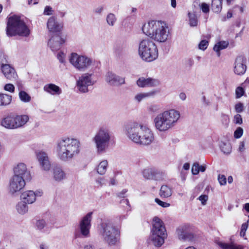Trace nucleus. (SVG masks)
Segmentation results:
<instances>
[{
    "mask_svg": "<svg viewBox=\"0 0 249 249\" xmlns=\"http://www.w3.org/2000/svg\"><path fill=\"white\" fill-rule=\"evenodd\" d=\"M222 8V0H212V8L215 13H219Z\"/></svg>",
    "mask_w": 249,
    "mask_h": 249,
    "instance_id": "obj_35",
    "label": "nucleus"
},
{
    "mask_svg": "<svg viewBox=\"0 0 249 249\" xmlns=\"http://www.w3.org/2000/svg\"><path fill=\"white\" fill-rule=\"evenodd\" d=\"M138 54L142 60L152 62L158 57L157 46L149 38L142 39L139 43Z\"/></svg>",
    "mask_w": 249,
    "mask_h": 249,
    "instance_id": "obj_7",
    "label": "nucleus"
},
{
    "mask_svg": "<svg viewBox=\"0 0 249 249\" xmlns=\"http://www.w3.org/2000/svg\"><path fill=\"white\" fill-rule=\"evenodd\" d=\"M247 60L243 55H239L235 59L234 64V72L239 75L244 74L247 70Z\"/></svg>",
    "mask_w": 249,
    "mask_h": 249,
    "instance_id": "obj_15",
    "label": "nucleus"
},
{
    "mask_svg": "<svg viewBox=\"0 0 249 249\" xmlns=\"http://www.w3.org/2000/svg\"><path fill=\"white\" fill-rule=\"evenodd\" d=\"M65 40L61 37V35L53 36L48 41V46L52 51L59 50Z\"/></svg>",
    "mask_w": 249,
    "mask_h": 249,
    "instance_id": "obj_21",
    "label": "nucleus"
},
{
    "mask_svg": "<svg viewBox=\"0 0 249 249\" xmlns=\"http://www.w3.org/2000/svg\"><path fill=\"white\" fill-rule=\"evenodd\" d=\"M127 190L124 189L121 192L118 193L117 194V196L120 198H124L125 197V195L126 193L127 192Z\"/></svg>",
    "mask_w": 249,
    "mask_h": 249,
    "instance_id": "obj_60",
    "label": "nucleus"
},
{
    "mask_svg": "<svg viewBox=\"0 0 249 249\" xmlns=\"http://www.w3.org/2000/svg\"><path fill=\"white\" fill-rule=\"evenodd\" d=\"M179 98L182 101L185 100L186 98V95L185 93L184 92L180 93L179 95Z\"/></svg>",
    "mask_w": 249,
    "mask_h": 249,
    "instance_id": "obj_64",
    "label": "nucleus"
},
{
    "mask_svg": "<svg viewBox=\"0 0 249 249\" xmlns=\"http://www.w3.org/2000/svg\"><path fill=\"white\" fill-rule=\"evenodd\" d=\"M25 185V179L22 177L13 176L10 181V192L13 194L18 192L22 189Z\"/></svg>",
    "mask_w": 249,
    "mask_h": 249,
    "instance_id": "obj_14",
    "label": "nucleus"
},
{
    "mask_svg": "<svg viewBox=\"0 0 249 249\" xmlns=\"http://www.w3.org/2000/svg\"><path fill=\"white\" fill-rule=\"evenodd\" d=\"M98 230L103 241L108 245L115 246L120 243V230L110 220H102Z\"/></svg>",
    "mask_w": 249,
    "mask_h": 249,
    "instance_id": "obj_4",
    "label": "nucleus"
},
{
    "mask_svg": "<svg viewBox=\"0 0 249 249\" xmlns=\"http://www.w3.org/2000/svg\"><path fill=\"white\" fill-rule=\"evenodd\" d=\"M14 175L17 177H22L24 179H30V172L27 170L26 165L23 163H18L14 169Z\"/></svg>",
    "mask_w": 249,
    "mask_h": 249,
    "instance_id": "obj_20",
    "label": "nucleus"
},
{
    "mask_svg": "<svg viewBox=\"0 0 249 249\" xmlns=\"http://www.w3.org/2000/svg\"><path fill=\"white\" fill-rule=\"evenodd\" d=\"M234 123L237 124H241L243 123L242 121V118L241 117V115L237 114L235 115H234L233 117V120Z\"/></svg>",
    "mask_w": 249,
    "mask_h": 249,
    "instance_id": "obj_48",
    "label": "nucleus"
},
{
    "mask_svg": "<svg viewBox=\"0 0 249 249\" xmlns=\"http://www.w3.org/2000/svg\"><path fill=\"white\" fill-rule=\"evenodd\" d=\"M41 193L35 192L33 191H26L22 193L20 196L21 199L27 204L33 203L36 200L37 196H41Z\"/></svg>",
    "mask_w": 249,
    "mask_h": 249,
    "instance_id": "obj_22",
    "label": "nucleus"
},
{
    "mask_svg": "<svg viewBox=\"0 0 249 249\" xmlns=\"http://www.w3.org/2000/svg\"><path fill=\"white\" fill-rule=\"evenodd\" d=\"M177 233L180 240L191 241L194 238V234L187 231V227L185 226L179 227L177 230Z\"/></svg>",
    "mask_w": 249,
    "mask_h": 249,
    "instance_id": "obj_24",
    "label": "nucleus"
},
{
    "mask_svg": "<svg viewBox=\"0 0 249 249\" xmlns=\"http://www.w3.org/2000/svg\"><path fill=\"white\" fill-rule=\"evenodd\" d=\"M4 89L6 91L13 92L14 91L15 87L12 84H6L4 87Z\"/></svg>",
    "mask_w": 249,
    "mask_h": 249,
    "instance_id": "obj_55",
    "label": "nucleus"
},
{
    "mask_svg": "<svg viewBox=\"0 0 249 249\" xmlns=\"http://www.w3.org/2000/svg\"><path fill=\"white\" fill-rule=\"evenodd\" d=\"M47 226V223L45 220L39 219L36 221V226L37 229L41 230L44 229Z\"/></svg>",
    "mask_w": 249,
    "mask_h": 249,
    "instance_id": "obj_43",
    "label": "nucleus"
},
{
    "mask_svg": "<svg viewBox=\"0 0 249 249\" xmlns=\"http://www.w3.org/2000/svg\"><path fill=\"white\" fill-rule=\"evenodd\" d=\"M12 100V96L6 94H0V106L9 105Z\"/></svg>",
    "mask_w": 249,
    "mask_h": 249,
    "instance_id": "obj_34",
    "label": "nucleus"
},
{
    "mask_svg": "<svg viewBox=\"0 0 249 249\" xmlns=\"http://www.w3.org/2000/svg\"><path fill=\"white\" fill-rule=\"evenodd\" d=\"M17 129L23 127L29 121V116L27 115L14 114Z\"/></svg>",
    "mask_w": 249,
    "mask_h": 249,
    "instance_id": "obj_28",
    "label": "nucleus"
},
{
    "mask_svg": "<svg viewBox=\"0 0 249 249\" xmlns=\"http://www.w3.org/2000/svg\"><path fill=\"white\" fill-rule=\"evenodd\" d=\"M154 172V173H153L152 179L155 180H162L164 179L165 177V174L164 173L159 171L155 169Z\"/></svg>",
    "mask_w": 249,
    "mask_h": 249,
    "instance_id": "obj_37",
    "label": "nucleus"
},
{
    "mask_svg": "<svg viewBox=\"0 0 249 249\" xmlns=\"http://www.w3.org/2000/svg\"><path fill=\"white\" fill-rule=\"evenodd\" d=\"M104 10L103 6H98L95 7L93 10V12L96 15H101Z\"/></svg>",
    "mask_w": 249,
    "mask_h": 249,
    "instance_id": "obj_46",
    "label": "nucleus"
},
{
    "mask_svg": "<svg viewBox=\"0 0 249 249\" xmlns=\"http://www.w3.org/2000/svg\"><path fill=\"white\" fill-rule=\"evenodd\" d=\"M159 92L158 90H153L148 92L140 93L137 94L134 99L137 102H140L146 98L154 96Z\"/></svg>",
    "mask_w": 249,
    "mask_h": 249,
    "instance_id": "obj_29",
    "label": "nucleus"
},
{
    "mask_svg": "<svg viewBox=\"0 0 249 249\" xmlns=\"http://www.w3.org/2000/svg\"><path fill=\"white\" fill-rule=\"evenodd\" d=\"M83 249H94V247L91 244L85 245L84 246Z\"/></svg>",
    "mask_w": 249,
    "mask_h": 249,
    "instance_id": "obj_62",
    "label": "nucleus"
},
{
    "mask_svg": "<svg viewBox=\"0 0 249 249\" xmlns=\"http://www.w3.org/2000/svg\"><path fill=\"white\" fill-rule=\"evenodd\" d=\"M244 107L243 104L240 102L237 103L235 106L234 109H243Z\"/></svg>",
    "mask_w": 249,
    "mask_h": 249,
    "instance_id": "obj_63",
    "label": "nucleus"
},
{
    "mask_svg": "<svg viewBox=\"0 0 249 249\" xmlns=\"http://www.w3.org/2000/svg\"><path fill=\"white\" fill-rule=\"evenodd\" d=\"M53 177L56 181L61 182L66 179L67 174L61 167H56L53 169Z\"/></svg>",
    "mask_w": 249,
    "mask_h": 249,
    "instance_id": "obj_27",
    "label": "nucleus"
},
{
    "mask_svg": "<svg viewBox=\"0 0 249 249\" xmlns=\"http://www.w3.org/2000/svg\"><path fill=\"white\" fill-rule=\"evenodd\" d=\"M194 63V61L192 58H188L186 60V65L189 67H191Z\"/></svg>",
    "mask_w": 249,
    "mask_h": 249,
    "instance_id": "obj_59",
    "label": "nucleus"
},
{
    "mask_svg": "<svg viewBox=\"0 0 249 249\" xmlns=\"http://www.w3.org/2000/svg\"><path fill=\"white\" fill-rule=\"evenodd\" d=\"M154 170V169L151 168L144 169L142 172L143 178L147 179H152Z\"/></svg>",
    "mask_w": 249,
    "mask_h": 249,
    "instance_id": "obj_38",
    "label": "nucleus"
},
{
    "mask_svg": "<svg viewBox=\"0 0 249 249\" xmlns=\"http://www.w3.org/2000/svg\"><path fill=\"white\" fill-rule=\"evenodd\" d=\"M208 199V196L207 195H201L199 197V200L201 201V203L203 205H205L206 201Z\"/></svg>",
    "mask_w": 249,
    "mask_h": 249,
    "instance_id": "obj_57",
    "label": "nucleus"
},
{
    "mask_svg": "<svg viewBox=\"0 0 249 249\" xmlns=\"http://www.w3.org/2000/svg\"><path fill=\"white\" fill-rule=\"evenodd\" d=\"M208 46V41L206 40H202L199 44L198 47L200 50H205Z\"/></svg>",
    "mask_w": 249,
    "mask_h": 249,
    "instance_id": "obj_50",
    "label": "nucleus"
},
{
    "mask_svg": "<svg viewBox=\"0 0 249 249\" xmlns=\"http://www.w3.org/2000/svg\"><path fill=\"white\" fill-rule=\"evenodd\" d=\"M53 10L50 6H46L44 8L43 14L45 15L50 16L53 14Z\"/></svg>",
    "mask_w": 249,
    "mask_h": 249,
    "instance_id": "obj_51",
    "label": "nucleus"
},
{
    "mask_svg": "<svg viewBox=\"0 0 249 249\" xmlns=\"http://www.w3.org/2000/svg\"><path fill=\"white\" fill-rule=\"evenodd\" d=\"M245 93V90L243 87L239 86L235 89V97L237 99L241 98Z\"/></svg>",
    "mask_w": 249,
    "mask_h": 249,
    "instance_id": "obj_42",
    "label": "nucleus"
},
{
    "mask_svg": "<svg viewBox=\"0 0 249 249\" xmlns=\"http://www.w3.org/2000/svg\"><path fill=\"white\" fill-rule=\"evenodd\" d=\"M111 138V133L107 127H101L93 138L97 152L98 154L105 153L109 146Z\"/></svg>",
    "mask_w": 249,
    "mask_h": 249,
    "instance_id": "obj_9",
    "label": "nucleus"
},
{
    "mask_svg": "<svg viewBox=\"0 0 249 249\" xmlns=\"http://www.w3.org/2000/svg\"><path fill=\"white\" fill-rule=\"evenodd\" d=\"M43 89L46 92L53 95H59L62 93L61 88L54 84H48L43 87Z\"/></svg>",
    "mask_w": 249,
    "mask_h": 249,
    "instance_id": "obj_25",
    "label": "nucleus"
},
{
    "mask_svg": "<svg viewBox=\"0 0 249 249\" xmlns=\"http://www.w3.org/2000/svg\"><path fill=\"white\" fill-rule=\"evenodd\" d=\"M70 63L77 70L85 71L91 68L94 61L85 55H79L76 53H72L70 58Z\"/></svg>",
    "mask_w": 249,
    "mask_h": 249,
    "instance_id": "obj_10",
    "label": "nucleus"
},
{
    "mask_svg": "<svg viewBox=\"0 0 249 249\" xmlns=\"http://www.w3.org/2000/svg\"><path fill=\"white\" fill-rule=\"evenodd\" d=\"M106 81L110 85L120 86L125 83L124 77H121L116 74L108 71L106 75Z\"/></svg>",
    "mask_w": 249,
    "mask_h": 249,
    "instance_id": "obj_18",
    "label": "nucleus"
},
{
    "mask_svg": "<svg viewBox=\"0 0 249 249\" xmlns=\"http://www.w3.org/2000/svg\"><path fill=\"white\" fill-rule=\"evenodd\" d=\"M180 117L178 110H166L154 118L155 126L160 132L166 131L175 125Z\"/></svg>",
    "mask_w": 249,
    "mask_h": 249,
    "instance_id": "obj_5",
    "label": "nucleus"
},
{
    "mask_svg": "<svg viewBox=\"0 0 249 249\" xmlns=\"http://www.w3.org/2000/svg\"><path fill=\"white\" fill-rule=\"evenodd\" d=\"M172 189L166 185H163L161 186L159 195L163 198H168L172 196Z\"/></svg>",
    "mask_w": 249,
    "mask_h": 249,
    "instance_id": "obj_30",
    "label": "nucleus"
},
{
    "mask_svg": "<svg viewBox=\"0 0 249 249\" xmlns=\"http://www.w3.org/2000/svg\"><path fill=\"white\" fill-rule=\"evenodd\" d=\"M27 204V203L23 200L18 203L16 205V209L19 213L24 214L28 212V207Z\"/></svg>",
    "mask_w": 249,
    "mask_h": 249,
    "instance_id": "obj_32",
    "label": "nucleus"
},
{
    "mask_svg": "<svg viewBox=\"0 0 249 249\" xmlns=\"http://www.w3.org/2000/svg\"><path fill=\"white\" fill-rule=\"evenodd\" d=\"M218 180L221 185H224L227 182V179L224 175H219L218 177Z\"/></svg>",
    "mask_w": 249,
    "mask_h": 249,
    "instance_id": "obj_54",
    "label": "nucleus"
},
{
    "mask_svg": "<svg viewBox=\"0 0 249 249\" xmlns=\"http://www.w3.org/2000/svg\"><path fill=\"white\" fill-rule=\"evenodd\" d=\"M229 45V42L226 41H221L217 42L213 47V50L215 51L218 56H220V51L226 48Z\"/></svg>",
    "mask_w": 249,
    "mask_h": 249,
    "instance_id": "obj_31",
    "label": "nucleus"
},
{
    "mask_svg": "<svg viewBox=\"0 0 249 249\" xmlns=\"http://www.w3.org/2000/svg\"><path fill=\"white\" fill-rule=\"evenodd\" d=\"M166 236V230L162 221L158 217H154L149 237L151 243L155 247H160L164 243Z\"/></svg>",
    "mask_w": 249,
    "mask_h": 249,
    "instance_id": "obj_8",
    "label": "nucleus"
},
{
    "mask_svg": "<svg viewBox=\"0 0 249 249\" xmlns=\"http://www.w3.org/2000/svg\"><path fill=\"white\" fill-rule=\"evenodd\" d=\"M155 201L159 205H160V206H161L163 208H167V207H169L170 205V204L169 203L163 202L158 198H155Z\"/></svg>",
    "mask_w": 249,
    "mask_h": 249,
    "instance_id": "obj_49",
    "label": "nucleus"
},
{
    "mask_svg": "<svg viewBox=\"0 0 249 249\" xmlns=\"http://www.w3.org/2000/svg\"><path fill=\"white\" fill-rule=\"evenodd\" d=\"M91 74L84 73L82 74L77 81V86L79 90L83 93L88 91V87L94 84L91 80Z\"/></svg>",
    "mask_w": 249,
    "mask_h": 249,
    "instance_id": "obj_13",
    "label": "nucleus"
},
{
    "mask_svg": "<svg viewBox=\"0 0 249 249\" xmlns=\"http://www.w3.org/2000/svg\"><path fill=\"white\" fill-rule=\"evenodd\" d=\"M189 25L191 27H196L197 25L198 20L196 15L194 13L188 12Z\"/></svg>",
    "mask_w": 249,
    "mask_h": 249,
    "instance_id": "obj_36",
    "label": "nucleus"
},
{
    "mask_svg": "<svg viewBox=\"0 0 249 249\" xmlns=\"http://www.w3.org/2000/svg\"><path fill=\"white\" fill-rule=\"evenodd\" d=\"M143 33L155 41L164 43L169 38L170 31L168 25L163 21L151 20L143 24Z\"/></svg>",
    "mask_w": 249,
    "mask_h": 249,
    "instance_id": "obj_3",
    "label": "nucleus"
},
{
    "mask_svg": "<svg viewBox=\"0 0 249 249\" xmlns=\"http://www.w3.org/2000/svg\"><path fill=\"white\" fill-rule=\"evenodd\" d=\"M137 85L141 88L155 87L160 84V81L157 79L151 77L145 78L143 77H140L137 81Z\"/></svg>",
    "mask_w": 249,
    "mask_h": 249,
    "instance_id": "obj_17",
    "label": "nucleus"
},
{
    "mask_svg": "<svg viewBox=\"0 0 249 249\" xmlns=\"http://www.w3.org/2000/svg\"><path fill=\"white\" fill-rule=\"evenodd\" d=\"M125 134L134 142L142 145H148L154 141L153 131L145 125L133 123L125 127Z\"/></svg>",
    "mask_w": 249,
    "mask_h": 249,
    "instance_id": "obj_2",
    "label": "nucleus"
},
{
    "mask_svg": "<svg viewBox=\"0 0 249 249\" xmlns=\"http://www.w3.org/2000/svg\"><path fill=\"white\" fill-rule=\"evenodd\" d=\"M0 124L8 129H16L14 114L12 113L5 115L1 119Z\"/></svg>",
    "mask_w": 249,
    "mask_h": 249,
    "instance_id": "obj_19",
    "label": "nucleus"
},
{
    "mask_svg": "<svg viewBox=\"0 0 249 249\" xmlns=\"http://www.w3.org/2000/svg\"><path fill=\"white\" fill-rule=\"evenodd\" d=\"M200 8L202 12L204 13H207L210 11V7L209 5L205 2L202 3L200 6Z\"/></svg>",
    "mask_w": 249,
    "mask_h": 249,
    "instance_id": "obj_53",
    "label": "nucleus"
},
{
    "mask_svg": "<svg viewBox=\"0 0 249 249\" xmlns=\"http://www.w3.org/2000/svg\"><path fill=\"white\" fill-rule=\"evenodd\" d=\"M108 162L107 160H104L100 162L97 167V171L100 175H103L106 172Z\"/></svg>",
    "mask_w": 249,
    "mask_h": 249,
    "instance_id": "obj_33",
    "label": "nucleus"
},
{
    "mask_svg": "<svg viewBox=\"0 0 249 249\" xmlns=\"http://www.w3.org/2000/svg\"><path fill=\"white\" fill-rule=\"evenodd\" d=\"M7 36L12 37L18 36L28 37L30 35V30L20 17L14 15L7 18L5 29Z\"/></svg>",
    "mask_w": 249,
    "mask_h": 249,
    "instance_id": "obj_6",
    "label": "nucleus"
},
{
    "mask_svg": "<svg viewBox=\"0 0 249 249\" xmlns=\"http://www.w3.org/2000/svg\"><path fill=\"white\" fill-rule=\"evenodd\" d=\"M220 146L221 151L225 154H230L231 151V147L229 143L222 142Z\"/></svg>",
    "mask_w": 249,
    "mask_h": 249,
    "instance_id": "obj_40",
    "label": "nucleus"
},
{
    "mask_svg": "<svg viewBox=\"0 0 249 249\" xmlns=\"http://www.w3.org/2000/svg\"><path fill=\"white\" fill-rule=\"evenodd\" d=\"M243 134V129L241 127H238L234 132V137L239 139L242 137Z\"/></svg>",
    "mask_w": 249,
    "mask_h": 249,
    "instance_id": "obj_45",
    "label": "nucleus"
},
{
    "mask_svg": "<svg viewBox=\"0 0 249 249\" xmlns=\"http://www.w3.org/2000/svg\"><path fill=\"white\" fill-rule=\"evenodd\" d=\"M248 225L247 223H243L241 226L240 234L241 237H244L245 239H246V238L245 237V236L246 234V231L248 229Z\"/></svg>",
    "mask_w": 249,
    "mask_h": 249,
    "instance_id": "obj_47",
    "label": "nucleus"
},
{
    "mask_svg": "<svg viewBox=\"0 0 249 249\" xmlns=\"http://www.w3.org/2000/svg\"><path fill=\"white\" fill-rule=\"evenodd\" d=\"M65 54L63 52L59 53L57 55V58L59 60V62L61 63H63L65 62L64 57Z\"/></svg>",
    "mask_w": 249,
    "mask_h": 249,
    "instance_id": "obj_56",
    "label": "nucleus"
},
{
    "mask_svg": "<svg viewBox=\"0 0 249 249\" xmlns=\"http://www.w3.org/2000/svg\"><path fill=\"white\" fill-rule=\"evenodd\" d=\"M7 56L4 53H0V64L1 66L9 65L8 64Z\"/></svg>",
    "mask_w": 249,
    "mask_h": 249,
    "instance_id": "obj_44",
    "label": "nucleus"
},
{
    "mask_svg": "<svg viewBox=\"0 0 249 249\" xmlns=\"http://www.w3.org/2000/svg\"><path fill=\"white\" fill-rule=\"evenodd\" d=\"M199 164L195 163L192 168V173L193 175H196L199 173Z\"/></svg>",
    "mask_w": 249,
    "mask_h": 249,
    "instance_id": "obj_52",
    "label": "nucleus"
},
{
    "mask_svg": "<svg viewBox=\"0 0 249 249\" xmlns=\"http://www.w3.org/2000/svg\"><path fill=\"white\" fill-rule=\"evenodd\" d=\"M1 70L6 78L11 81L16 80L18 75L15 69L10 65L1 66Z\"/></svg>",
    "mask_w": 249,
    "mask_h": 249,
    "instance_id": "obj_23",
    "label": "nucleus"
},
{
    "mask_svg": "<svg viewBox=\"0 0 249 249\" xmlns=\"http://www.w3.org/2000/svg\"><path fill=\"white\" fill-rule=\"evenodd\" d=\"M245 142L243 141L239 143L238 150L239 152H242L245 150Z\"/></svg>",
    "mask_w": 249,
    "mask_h": 249,
    "instance_id": "obj_58",
    "label": "nucleus"
},
{
    "mask_svg": "<svg viewBox=\"0 0 249 249\" xmlns=\"http://www.w3.org/2000/svg\"><path fill=\"white\" fill-rule=\"evenodd\" d=\"M36 156L42 169L46 171L50 170L51 163L48 154L44 151H40L36 153Z\"/></svg>",
    "mask_w": 249,
    "mask_h": 249,
    "instance_id": "obj_16",
    "label": "nucleus"
},
{
    "mask_svg": "<svg viewBox=\"0 0 249 249\" xmlns=\"http://www.w3.org/2000/svg\"><path fill=\"white\" fill-rule=\"evenodd\" d=\"M80 145L79 140L77 139L68 137L61 138L56 144L58 158L64 162L72 160L80 153Z\"/></svg>",
    "mask_w": 249,
    "mask_h": 249,
    "instance_id": "obj_1",
    "label": "nucleus"
},
{
    "mask_svg": "<svg viewBox=\"0 0 249 249\" xmlns=\"http://www.w3.org/2000/svg\"><path fill=\"white\" fill-rule=\"evenodd\" d=\"M47 27L50 36L61 35L63 24L57 21L56 17L52 16L49 18L47 22Z\"/></svg>",
    "mask_w": 249,
    "mask_h": 249,
    "instance_id": "obj_12",
    "label": "nucleus"
},
{
    "mask_svg": "<svg viewBox=\"0 0 249 249\" xmlns=\"http://www.w3.org/2000/svg\"><path fill=\"white\" fill-rule=\"evenodd\" d=\"M96 182L99 184L100 186L103 185V184H105V182L104 181V179L103 178H100L97 179Z\"/></svg>",
    "mask_w": 249,
    "mask_h": 249,
    "instance_id": "obj_61",
    "label": "nucleus"
},
{
    "mask_svg": "<svg viewBox=\"0 0 249 249\" xmlns=\"http://www.w3.org/2000/svg\"><path fill=\"white\" fill-rule=\"evenodd\" d=\"M93 213L89 212L85 215L79 222V228L81 235L83 237L90 236L89 230Z\"/></svg>",
    "mask_w": 249,
    "mask_h": 249,
    "instance_id": "obj_11",
    "label": "nucleus"
},
{
    "mask_svg": "<svg viewBox=\"0 0 249 249\" xmlns=\"http://www.w3.org/2000/svg\"><path fill=\"white\" fill-rule=\"evenodd\" d=\"M19 97L20 100L24 102H28L31 100L30 96L25 91L20 90L19 92Z\"/></svg>",
    "mask_w": 249,
    "mask_h": 249,
    "instance_id": "obj_41",
    "label": "nucleus"
},
{
    "mask_svg": "<svg viewBox=\"0 0 249 249\" xmlns=\"http://www.w3.org/2000/svg\"><path fill=\"white\" fill-rule=\"evenodd\" d=\"M107 24L110 26H113L117 21L115 15L113 13H109L106 18Z\"/></svg>",
    "mask_w": 249,
    "mask_h": 249,
    "instance_id": "obj_39",
    "label": "nucleus"
},
{
    "mask_svg": "<svg viewBox=\"0 0 249 249\" xmlns=\"http://www.w3.org/2000/svg\"><path fill=\"white\" fill-rule=\"evenodd\" d=\"M216 244L222 249H244V247L242 245L232 241L230 243H225L218 241L216 242Z\"/></svg>",
    "mask_w": 249,
    "mask_h": 249,
    "instance_id": "obj_26",
    "label": "nucleus"
}]
</instances>
